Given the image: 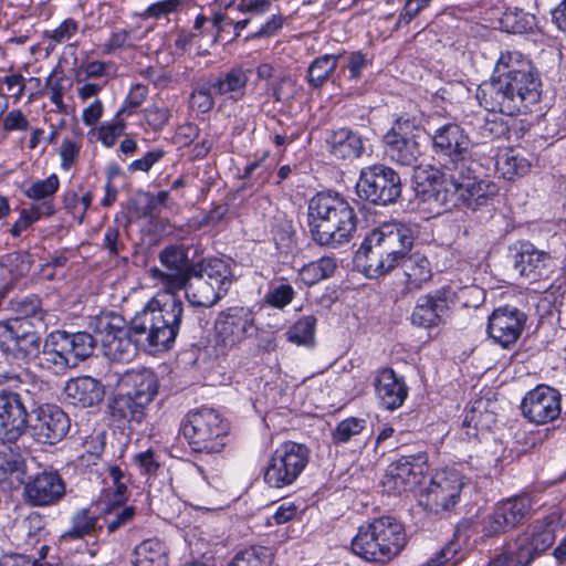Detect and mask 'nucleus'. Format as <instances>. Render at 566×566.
Here are the masks:
<instances>
[{"mask_svg":"<svg viewBox=\"0 0 566 566\" xmlns=\"http://www.w3.org/2000/svg\"><path fill=\"white\" fill-rule=\"evenodd\" d=\"M127 327L125 319L115 313H102L91 323L96 335L66 333L56 331L49 335L44 345L46 360L60 369L74 367L86 359L94 349L95 343H101L103 355L113 361H128L137 353L138 345H147L150 350L167 349L175 340L166 344H153L149 338V331L140 332L134 328V321Z\"/></svg>","mask_w":566,"mask_h":566,"instance_id":"f257e3e1","label":"nucleus"},{"mask_svg":"<svg viewBox=\"0 0 566 566\" xmlns=\"http://www.w3.org/2000/svg\"><path fill=\"white\" fill-rule=\"evenodd\" d=\"M160 262L165 270H149L150 277L159 290L143 311L136 314L133 325L136 331H149L153 344L175 340L184 311L177 293L186 286L189 279V263L182 250L174 247L165 249L160 253Z\"/></svg>","mask_w":566,"mask_h":566,"instance_id":"f03ea898","label":"nucleus"},{"mask_svg":"<svg viewBox=\"0 0 566 566\" xmlns=\"http://www.w3.org/2000/svg\"><path fill=\"white\" fill-rule=\"evenodd\" d=\"M542 94V82L532 62L517 51L502 52L491 81L478 93L480 104L488 111L509 116L526 112Z\"/></svg>","mask_w":566,"mask_h":566,"instance_id":"7ed1b4c3","label":"nucleus"},{"mask_svg":"<svg viewBox=\"0 0 566 566\" xmlns=\"http://www.w3.org/2000/svg\"><path fill=\"white\" fill-rule=\"evenodd\" d=\"M412 245L411 231L398 222H387L373 230L355 256L356 268L369 279L395 269Z\"/></svg>","mask_w":566,"mask_h":566,"instance_id":"20e7f679","label":"nucleus"},{"mask_svg":"<svg viewBox=\"0 0 566 566\" xmlns=\"http://www.w3.org/2000/svg\"><path fill=\"white\" fill-rule=\"evenodd\" d=\"M308 226L315 242L338 247L353 238L357 217L354 208L340 195L318 192L308 205Z\"/></svg>","mask_w":566,"mask_h":566,"instance_id":"39448f33","label":"nucleus"},{"mask_svg":"<svg viewBox=\"0 0 566 566\" xmlns=\"http://www.w3.org/2000/svg\"><path fill=\"white\" fill-rule=\"evenodd\" d=\"M407 544L403 525L391 516L374 518L358 528L352 541L353 552L374 563H387L397 557Z\"/></svg>","mask_w":566,"mask_h":566,"instance_id":"423d86ee","label":"nucleus"},{"mask_svg":"<svg viewBox=\"0 0 566 566\" xmlns=\"http://www.w3.org/2000/svg\"><path fill=\"white\" fill-rule=\"evenodd\" d=\"M181 430L192 451L219 453L227 446L230 423L219 410L200 407L187 412Z\"/></svg>","mask_w":566,"mask_h":566,"instance_id":"0eeeda50","label":"nucleus"},{"mask_svg":"<svg viewBox=\"0 0 566 566\" xmlns=\"http://www.w3.org/2000/svg\"><path fill=\"white\" fill-rule=\"evenodd\" d=\"M464 469V464L459 463L437 470L429 484L420 492L419 504L434 513L457 505L467 483Z\"/></svg>","mask_w":566,"mask_h":566,"instance_id":"6e6552de","label":"nucleus"},{"mask_svg":"<svg viewBox=\"0 0 566 566\" xmlns=\"http://www.w3.org/2000/svg\"><path fill=\"white\" fill-rule=\"evenodd\" d=\"M231 284L232 273L228 263L212 259L190 280L186 296L193 306L210 307L227 294Z\"/></svg>","mask_w":566,"mask_h":566,"instance_id":"1a4fd4ad","label":"nucleus"},{"mask_svg":"<svg viewBox=\"0 0 566 566\" xmlns=\"http://www.w3.org/2000/svg\"><path fill=\"white\" fill-rule=\"evenodd\" d=\"M105 488L102 490L97 506L101 517L107 526L108 533H114L120 526L130 522L135 515V509L126 505V479L117 467H109L104 478Z\"/></svg>","mask_w":566,"mask_h":566,"instance_id":"9d476101","label":"nucleus"},{"mask_svg":"<svg viewBox=\"0 0 566 566\" xmlns=\"http://www.w3.org/2000/svg\"><path fill=\"white\" fill-rule=\"evenodd\" d=\"M308 460L310 451L304 444L286 441L272 453L263 480L275 489L292 485L305 470Z\"/></svg>","mask_w":566,"mask_h":566,"instance_id":"9b49d317","label":"nucleus"},{"mask_svg":"<svg viewBox=\"0 0 566 566\" xmlns=\"http://www.w3.org/2000/svg\"><path fill=\"white\" fill-rule=\"evenodd\" d=\"M557 514L537 521L531 536L522 539L517 551H509L490 562L489 566H528L537 553L546 551L555 541L558 528Z\"/></svg>","mask_w":566,"mask_h":566,"instance_id":"f8f14e48","label":"nucleus"},{"mask_svg":"<svg viewBox=\"0 0 566 566\" xmlns=\"http://www.w3.org/2000/svg\"><path fill=\"white\" fill-rule=\"evenodd\" d=\"M356 190L360 198L375 205L387 206L400 196V177L394 169L384 165L369 166L360 171Z\"/></svg>","mask_w":566,"mask_h":566,"instance_id":"ddd939ff","label":"nucleus"},{"mask_svg":"<svg viewBox=\"0 0 566 566\" xmlns=\"http://www.w3.org/2000/svg\"><path fill=\"white\" fill-rule=\"evenodd\" d=\"M214 329L217 343L224 348H232L254 333V313L249 307H229L219 313Z\"/></svg>","mask_w":566,"mask_h":566,"instance_id":"4468645a","label":"nucleus"},{"mask_svg":"<svg viewBox=\"0 0 566 566\" xmlns=\"http://www.w3.org/2000/svg\"><path fill=\"white\" fill-rule=\"evenodd\" d=\"M431 140L436 155L454 168L470 158L474 145L465 130L455 123H447L438 127Z\"/></svg>","mask_w":566,"mask_h":566,"instance_id":"2eb2a0df","label":"nucleus"},{"mask_svg":"<svg viewBox=\"0 0 566 566\" xmlns=\"http://www.w3.org/2000/svg\"><path fill=\"white\" fill-rule=\"evenodd\" d=\"M526 321L527 316L521 310L509 305L500 306L489 316L486 332L495 344L509 349L521 337Z\"/></svg>","mask_w":566,"mask_h":566,"instance_id":"dca6fc26","label":"nucleus"},{"mask_svg":"<svg viewBox=\"0 0 566 566\" xmlns=\"http://www.w3.org/2000/svg\"><path fill=\"white\" fill-rule=\"evenodd\" d=\"M107 387H130L133 389H158L159 382L155 371L150 368L139 367L124 373L114 371L108 376ZM98 381L90 376L71 378L64 389H97ZM105 387V385H101Z\"/></svg>","mask_w":566,"mask_h":566,"instance_id":"f3484780","label":"nucleus"},{"mask_svg":"<svg viewBox=\"0 0 566 566\" xmlns=\"http://www.w3.org/2000/svg\"><path fill=\"white\" fill-rule=\"evenodd\" d=\"M32 323L23 318L0 322V350L6 356L31 355L40 348V337L30 327Z\"/></svg>","mask_w":566,"mask_h":566,"instance_id":"a211bd4d","label":"nucleus"},{"mask_svg":"<svg viewBox=\"0 0 566 566\" xmlns=\"http://www.w3.org/2000/svg\"><path fill=\"white\" fill-rule=\"evenodd\" d=\"M33 413L34 420L31 424V430L34 439L40 443L55 444L70 430L67 415L56 405H41Z\"/></svg>","mask_w":566,"mask_h":566,"instance_id":"6ab92c4d","label":"nucleus"},{"mask_svg":"<svg viewBox=\"0 0 566 566\" xmlns=\"http://www.w3.org/2000/svg\"><path fill=\"white\" fill-rule=\"evenodd\" d=\"M531 510L532 500L527 495L501 501L484 521L483 530L488 535L505 533L520 524Z\"/></svg>","mask_w":566,"mask_h":566,"instance_id":"aec40b11","label":"nucleus"},{"mask_svg":"<svg viewBox=\"0 0 566 566\" xmlns=\"http://www.w3.org/2000/svg\"><path fill=\"white\" fill-rule=\"evenodd\" d=\"M513 266L525 282L535 283L548 277L554 263L548 252L537 249L531 242H521L515 248Z\"/></svg>","mask_w":566,"mask_h":566,"instance_id":"412c9836","label":"nucleus"},{"mask_svg":"<svg viewBox=\"0 0 566 566\" xmlns=\"http://www.w3.org/2000/svg\"><path fill=\"white\" fill-rule=\"evenodd\" d=\"M455 196L450 186L449 177L441 176L438 170L431 171L426 182H418V209L430 214H440Z\"/></svg>","mask_w":566,"mask_h":566,"instance_id":"4be33fe9","label":"nucleus"},{"mask_svg":"<svg viewBox=\"0 0 566 566\" xmlns=\"http://www.w3.org/2000/svg\"><path fill=\"white\" fill-rule=\"evenodd\" d=\"M453 192L469 207L482 206L499 191L496 184L479 179L471 170H459L449 176Z\"/></svg>","mask_w":566,"mask_h":566,"instance_id":"5701e85b","label":"nucleus"},{"mask_svg":"<svg viewBox=\"0 0 566 566\" xmlns=\"http://www.w3.org/2000/svg\"><path fill=\"white\" fill-rule=\"evenodd\" d=\"M28 411L15 391H0V440L17 441L27 427Z\"/></svg>","mask_w":566,"mask_h":566,"instance_id":"b1692460","label":"nucleus"},{"mask_svg":"<svg viewBox=\"0 0 566 566\" xmlns=\"http://www.w3.org/2000/svg\"><path fill=\"white\" fill-rule=\"evenodd\" d=\"M410 127L408 120H397L385 136L386 153L396 163L405 166L413 165L421 154L417 136H407Z\"/></svg>","mask_w":566,"mask_h":566,"instance_id":"393cba45","label":"nucleus"},{"mask_svg":"<svg viewBox=\"0 0 566 566\" xmlns=\"http://www.w3.org/2000/svg\"><path fill=\"white\" fill-rule=\"evenodd\" d=\"M65 493V484L57 472L43 471L24 486L28 502L36 506L56 503Z\"/></svg>","mask_w":566,"mask_h":566,"instance_id":"a878e982","label":"nucleus"},{"mask_svg":"<svg viewBox=\"0 0 566 566\" xmlns=\"http://www.w3.org/2000/svg\"><path fill=\"white\" fill-rule=\"evenodd\" d=\"M156 391H119L109 400V411L116 421L142 422L146 406Z\"/></svg>","mask_w":566,"mask_h":566,"instance_id":"bb28decb","label":"nucleus"},{"mask_svg":"<svg viewBox=\"0 0 566 566\" xmlns=\"http://www.w3.org/2000/svg\"><path fill=\"white\" fill-rule=\"evenodd\" d=\"M523 415L537 424L554 420L560 412L559 391H527L522 401Z\"/></svg>","mask_w":566,"mask_h":566,"instance_id":"cd10ccee","label":"nucleus"},{"mask_svg":"<svg viewBox=\"0 0 566 566\" xmlns=\"http://www.w3.org/2000/svg\"><path fill=\"white\" fill-rule=\"evenodd\" d=\"M450 296L447 290L420 296L411 315L412 323L421 327L437 326L449 308Z\"/></svg>","mask_w":566,"mask_h":566,"instance_id":"c85d7f7f","label":"nucleus"},{"mask_svg":"<svg viewBox=\"0 0 566 566\" xmlns=\"http://www.w3.org/2000/svg\"><path fill=\"white\" fill-rule=\"evenodd\" d=\"M415 469L407 458L390 463L381 481L384 490L389 494L411 490L419 481V473Z\"/></svg>","mask_w":566,"mask_h":566,"instance_id":"c756f323","label":"nucleus"},{"mask_svg":"<svg viewBox=\"0 0 566 566\" xmlns=\"http://www.w3.org/2000/svg\"><path fill=\"white\" fill-rule=\"evenodd\" d=\"M25 473V460L21 454L10 449L0 450V483L19 486L24 482Z\"/></svg>","mask_w":566,"mask_h":566,"instance_id":"7c9ffc66","label":"nucleus"},{"mask_svg":"<svg viewBox=\"0 0 566 566\" xmlns=\"http://www.w3.org/2000/svg\"><path fill=\"white\" fill-rule=\"evenodd\" d=\"M249 81L248 71L234 67L220 75L213 84L214 91L220 95L238 101L243 97Z\"/></svg>","mask_w":566,"mask_h":566,"instance_id":"2f4dec72","label":"nucleus"},{"mask_svg":"<svg viewBox=\"0 0 566 566\" xmlns=\"http://www.w3.org/2000/svg\"><path fill=\"white\" fill-rule=\"evenodd\" d=\"M406 275V284L409 290L420 289L431 279V268L428 259L419 253H413L401 260Z\"/></svg>","mask_w":566,"mask_h":566,"instance_id":"473e14b6","label":"nucleus"},{"mask_svg":"<svg viewBox=\"0 0 566 566\" xmlns=\"http://www.w3.org/2000/svg\"><path fill=\"white\" fill-rule=\"evenodd\" d=\"M134 566H167V549L158 538H148L136 546Z\"/></svg>","mask_w":566,"mask_h":566,"instance_id":"72a5a7b5","label":"nucleus"},{"mask_svg":"<svg viewBox=\"0 0 566 566\" xmlns=\"http://www.w3.org/2000/svg\"><path fill=\"white\" fill-rule=\"evenodd\" d=\"M332 151L338 158H356L363 153V140L356 133L340 128L335 132L331 139Z\"/></svg>","mask_w":566,"mask_h":566,"instance_id":"f704fd0d","label":"nucleus"},{"mask_svg":"<svg viewBox=\"0 0 566 566\" xmlns=\"http://www.w3.org/2000/svg\"><path fill=\"white\" fill-rule=\"evenodd\" d=\"M496 169L505 179L512 180L526 175L531 163L517 150L507 148L497 156Z\"/></svg>","mask_w":566,"mask_h":566,"instance_id":"c9c22d12","label":"nucleus"},{"mask_svg":"<svg viewBox=\"0 0 566 566\" xmlns=\"http://www.w3.org/2000/svg\"><path fill=\"white\" fill-rule=\"evenodd\" d=\"M98 516L91 514L88 509L77 511L71 520V527L65 531L61 537V543H70L74 539H82L91 535L97 525Z\"/></svg>","mask_w":566,"mask_h":566,"instance_id":"e433bc0d","label":"nucleus"},{"mask_svg":"<svg viewBox=\"0 0 566 566\" xmlns=\"http://www.w3.org/2000/svg\"><path fill=\"white\" fill-rule=\"evenodd\" d=\"M55 212L54 206L49 201L31 205L20 211L18 220L12 224L10 233L13 237H19L33 223L39 221L42 217H50Z\"/></svg>","mask_w":566,"mask_h":566,"instance_id":"4c0bfd02","label":"nucleus"},{"mask_svg":"<svg viewBox=\"0 0 566 566\" xmlns=\"http://www.w3.org/2000/svg\"><path fill=\"white\" fill-rule=\"evenodd\" d=\"M336 270V261L331 256H323L305 264L298 272L300 280L306 285H314L328 279Z\"/></svg>","mask_w":566,"mask_h":566,"instance_id":"58836bf2","label":"nucleus"},{"mask_svg":"<svg viewBox=\"0 0 566 566\" xmlns=\"http://www.w3.org/2000/svg\"><path fill=\"white\" fill-rule=\"evenodd\" d=\"M150 30L151 28L143 30L140 25L132 29L115 30L104 44V49L107 53H111L116 50L133 48L135 43L142 41Z\"/></svg>","mask_w":566,"mask_h":566,"instance_id":"ea45409f","label":"nucleus"},{"mask_svg":"<svg viewBox=\"0 0 566 566\" xmlns=\"http://www.w3.org/2000/svg\"><path fill=\"white\" fill-rule=\"evenodd\" d=\"M59 188L60 180L57 175L51 174L45 179H38L28 184L23 189V193L33 201H49L52 203V199Z\"/></svg>","mask_w":566,"mask_h":566,"instance_id":"a19ab883","label":"nucleus"},{"mask_svg":"<svg viewBox=\"0 0 566 566\" xmlns=\"http://www.w3.org/2000/svg\"><path fill=\"white\" fill-rule=\"evenodd\" d=\"M501 29L509 33H526L535 25V17L517 8H509L500 19Z\"/></svg>","mask_w":566,"mask_h":566,"instance_id":"79ce46f5","label":"nucleus"},{"mask_svg":"<svg viewBox=\"0 0 566 566\" xmlns=\"http://www.w3.org/2000/svg\"><path fill=\"white\" fill-rule=\"evenodd\" d=\"M272 554L264 546H250L238 552L228 566H271Z\"/></svg>","mask_w":566,"mask_h":566,"instance_id":"37998d69","label":"nucleus"},{"mask_svg":"<svg viewBox=\"0 0 566 566\" xmlns=\"http://www.w3.org/2000/svg\"><path fill=\"white\" fill-rule=\"evenodd\" d=\"M338 57L334 54H326L317 57L308 67V82L317 87L323 84L337 66Z\"/></svg>","mask_w":566,"mask_h":566,"instance_id":"c03bdc74","label":"nucleus"},{"mask_svg":"<svg viewBox=\"0 0 566 566\" xmlns=\"http://www.w3.org/2000/svg\"><path fill=\"white\" fill-rule=\"evenodd\" d=\"M366 420L363 418L349 417L339 421L332 432V439L336 444L349 442L366 428Z\"/></svg>","mask_w":566,"mask_h":566,"instance_id":"a18cd8bd","label":"nucleus"},{"mask_svg":"<svg viewBox=\"0 0 566 566\" xmlns=\"http://www.w3.org/2000/svg\"><path fill=\"white\" fill-rule=\"evenodd\" d=\"M316 319L305 316L289 331V339L297 345H310L314 339Z\"/></svg>","mask_w":566,"mask_h":566,"instance_id":"49530a36","label":"nucleus"},{"mask_svg":"<svg viewBox=\"0 0 566 566\" xmlns=\"http://www.w3.org/2000/svg\"><path fill=\"white\" fill-rule=\"evenodd\" d=\"M294 289L286 283L272 285L265 294V302L275 308L287 306L294 297Z\"/></svg>","mask_w":566,"mask_h":566,"instance_id":"de8ad7c7","label":"nucleus"},{"mask_svg":"<svg viewBox=\"0 0 566 566\" xmlns=\"http://www.w3.org/2000/svg\"><path fill=\"white\" fill-rule=\"evenodd\" d=\"M82 148L81 140L64 138L59 149L60 167L69 171L77 161Z\"/></svg>","mask_w":566,"mask_h":566,"instance_id":"09e8293b","label":"nucleus"},{"mask_svg":"<svg viewBox=\"0 0 566 566\" xmlns=\"http://www.w3.org/2000/svg\"><path fill=\"white\" fill-rule=\"evenodd\" d=\"M376 389H406L402 377H399L392 368L384 367L379 369L374 379Z\"/></svg>","mask_w":566,"mask_h":566,"instance_id":"8fccbe9b","label":"nucleus"},{"mask_svg":"<svg viewBox=\"0 0 566 566\" xmlns=\"http://www.w3.org/2000/svg\"><path fill=\"white\" fill-rule=\"evenodd\" d=\"M490 112V115L476 118L478 122H482L479 129L481 137L484 139H493L500 137L505 132L506 128L501 120H497L495 115L496 112Z\"/></svg>","mask_w":566,"mask_h":566,"instance_id":"3c124183","label":"nucleus"},{"mask_svg":"<svg viewBox=\"0 0 566 566\" xmlns=\"http://www.w3.org/2000/svg\"><path fill=\"white\" fill-rule=\"evenodd\" d=\"M124 130V124L122 123L118 114L116 115V118L112 120L111 123L103 124L98 128V139L105 147H112L118 136Z\"/></svg>","mask_w":566,"mask_h":566,"instance_id":"603ef678","label":"nucleus"},{"mask_svg":"<svg viewBox=\"0 0 566 566\" xmlns=\"http://www.w3.org/2000/svg\"><path fill=\"white\" fill-rule=\"evenodd\" d=\"M17 311L21 315L19 318H23L28 321V318H33L39 322H42L44 318V312L41 307V302L38 297H27L20 301L17 305Z\"/></svg>","mask_w":566,"mask_h":566,"instance_id":"864d4df0","label":"nucleus"},{"mask_svg":"<svg viewBox=\"0 0 566 566\" xmlns=\"http://www.w3.org/2000/svg\"><path fill=\"white\" fill-rule=\"evenodd\" d=\"M432 0H406L398 17L397 27L409 24Z\"/></svg>","mask_w":566,"mask_h":566,"instance_id":"5fc2aeb1","label":"nucleus"},{"mask_svg":"<svg viewBox=\"0 0 566 566\" xmlns=\"http://www.w3.org/2000/svg\"><path fill=\"white\" fill-rule=\"evenodd\" d=\"M133 462L143 474H153L159 468L158 457L153 449L136 453Z\"/></svg>","mask_w":566,"mask_h":566,"instance_id":"6e6d98bb","label":"nucleus"},{"mask_svg":"<svg viewBox=\"0 0 566 566\" xmlns=\"http://www.w3.org/2000/svg\"><path fill=\"white\" fill-rule=\"evenodd\" d=\"M214 105L213 97L208 87H198L190 97V106L191 108L200 112L207 113Z\"/></svg>","mask_w":566,"mask_h":566,"instance_id":"4d7b16f0","label":"nucleus"},{"mask_svg":"<svg viewBox=\"0 0 566 566\" xmlns=\"http://www.w3.org/2000/svg\"><path fill=\"white\" fill-rule=\"evenodd\" d=\"M104 391H72L69 400L72 405L87 408L97 405L103 399Z\"/></svg>","mask_w":566,"mask_h":566,"instance_id":"13d9d810","label":"nucleus"},{"mask_svg":"<svg viewBox=\"0 0 566 566\" xmlns=\"http://www.w3.org/2000/svg\"><path fill=\"white\" fill-rule=\"evenodd\" d=\"M147 94H148V90L145 85L135 84L130 88V91L124 102L123 107L118 111V116L126 113L128 109H133V108H136L139 105H142L143 102L145 101Z\"/></svg>","mask_w":566,"mask_h":566,"instance_id":"bf43d9fd","label":"nucleus"},{"mask_svg":"<svg viewBox=\"0 0 566 566\" xmlns=\"http://www.w3.org/2000/svg\"><path fill=\"white\" fill-rule=\"evenodd\" d=\"M268 156L269 154L264 153L260 159L249 163L244 169V175L247 177H252L254 172H258V179L260 180V182H265L269 179L272 171V166L265 163Z\"/></svg>","mask_w":566,"mask_h":566,"instance_id":"052dcab7","label":"nucleus"},{"mask_svg":"<svg viewBox=\"0 0 566 566\" xmlns=\"http://www.w3.org/2000/svg\"><path fill=\"white\" fill-rule=\"evenodd\" d=\"M300 507L291 501L283 502L273 513L270 524H284L292 521L298 513Z\"/></svg>","mask_w":566,"mask_h":566,"instance_id":"680f3d73","label":"nucleus"},{"mask_svg":"<svg viewBox=\"0 0 566 566\" xmlns=\"http://www.w3.org/2000/svg\"><path fill=\"white\" fill-rule=\"evenodd\" d=\"M199 135V128L192 123L180 125L175 135L174 143L180 147L190 145Z\"/></svg>","mask_w":566,"mask_h":566,"instance_id":"e2e57ef3","label":"nucleus"},{"mask_svg":"<svg viewBox=\"0 0 566 566\" xmlns=\"http://www.w3.org/2000/svg\"><path fill=\"white\" fill-rule=\"evenodd\" d=\"M180 4V0H163L150 4L143 13L144 18H159L175 11Z\"/></svg>","mask_w":566,"mask_h":566,"instance_id":"0e129e2a","label":"nucleus"},{"mask_svg":"<svg viewBox=\"0 0 566 566\" xmlns=\"http://www.w3.org/2000/svg\"><path fill=\"white\" fill-rule=\"evenodd\" d=\"M29 120L20 109L10 111L3 119V129L7 132L27 130Z\"/></svg>","mask_w":566,"mask_h":566,"instance_id":"69168bd1","label":"nucleus"},{"mask_svg":"<svg viewBox=\"0 0 566 566\" xmlns=\"http://www.w3.org/2000/svg\"><path fill=\"white\" fill-rule=\"evenodd\" d=\"M77 22L73 19H65L56 29L51 33V39L56 43L69 41L77 31Z\"/></svg>","mask_w":566,"mask_h":566,"instance_id":"338daca9","label":"nucleus"},{"mask_svg":"<svg viewBox=\"0 0 566 566\" xmlns=\"http://www.w3.org/2000/svg\"><path fill=\"white\" fill-rule=\"evenodd\" d=\"M169 111L165 107L150 106L145 111L147 123L155 129L163 128L169 119Z\"/></svg>","mask_w":566,"mask_h":566,"instance_id":"774afa93","label":"nucleus"}]
</instances>
